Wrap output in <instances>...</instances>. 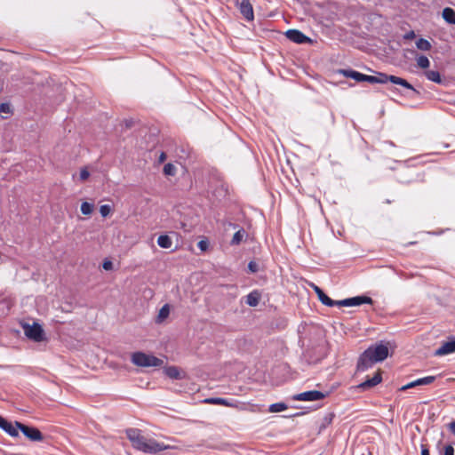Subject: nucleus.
I'll list each match as a JSON object with an SVG mask.
<instances>
[{
	"label": "nucleus",
	"instance_id": "obj_27",
	"mask_svg": "<svg viewBox=\"0 0 455 455\" xmlns=\"http://www.w3.org/2000/svg\"><path fill=\"white\" fill-rule=\"evenodd\" d=\"M287 409V405L284 403H275L269 406L268 411L270 412H281Z\"/></svg>",
	"mask_w": 455,
	"mask_h": 455
},
{
	"label": "nucleus",
	"instance_id": "obj_17",
	"mask_svg": "<svg viewBox=\"0 0 455 455\" xmlns=\"http://www.w3.org/2000/svg\"><path fill=\"white\" fill-rule=\"evenodd\" d=\"M260 299L261 292L259 290H253L245 297V303L250 307H257Z\"/></svg>",
	"mask_w": 455,
	"mask_h": 455
},
{
	"label": "nucleus",
	"instance_id": "obj_30",
	"mask_svg": "<svg viewBox=\"0 0 455 455\" xmlns=\"http://www.w3.org/2000/svg\"><path fill=\"white\" fill-rule=\"evenodd\" d=\"M333 418H334V414L333 413H327L322 419V423L320 425V430L325 428L326 427H328L330 424H331L332 420H333Z\"/></svg>",
	"mask_w": 455,
	"mask_h": 455
},
{
	"label": "nucleus",
	"instance_id": "obj_22",
	"mask_svg": "<svg viewBox=\"0 0 455 455\" xmlns=\"http://www.w3.org/2000/svg\"><path fill=\"white\" fill-rule=\"evenodd\" d=\"M204 403H209V404L225 405L228 407L234 406V404L231 402H229L228 400H227L225 398H220V397L207 398L204 400Z\"/></svg>",
	"mask_w": 455,
	"mask_h": 455
},
{
	"label": "nucleus",
	"instance_id": "obj_9",
	"mask_svg": "<svg viewBox=\"0 0 455 455\" xmlns=\"http://www.w3.org/2000/svg\"><path fill=\"white\" fill-rule=\"evenodd\" d=\"M286 37L296 44L312 43V40L298 29H289L285 32Z\"/></svg>",
	"mask_w": 455,
	"mask_h": 455
},
{
	"label": "nucleus",
	"instance_id": "obj_13",
	"mask_svg": "<svg viewBox=\"0 0 455 455\" xmlns=\"http://www.w3.org/2000/svg\"><path fill=\"white\" fill-rule=\"evenodd\" d=\"M435 379V376H427V377H424V378H421V379H418L414 381H411L404 386H403L401 387V390H407L409 388H412V387H418V386H421V385H429L431 383H433Z\"/></svg>",
	"mask_w": 455,
	"mask_h": 455
},
{
	"label": "nucleus",
	"instance_id": "obj_8",
	"mask_svg": "<svg viewBox=\"0 0 455 455\" xmlns=\"http://www.w3.org/2000/svg\"><path fill=\"white\" fill-rule=\"evenodd\" d=\"M239 11L244 19L248 21L254 20L253 8L249 0H236Z\"/></svg>",
	"mask_w": 455,
	"mask_h": 455
},
{
	"label": "nucleus",
	"instance_id": "obj_42",
	"mask_svg": "<svg viewBox=\"0 0 455 455\" xmlns=\"http://www.w3.org/2000/svg\"><path fill=\"white\" fill-rule=\"evenodd\" d=\"M166 160V154L164 152H162L159 156L158 162L163 163Z\"/></svg>",
	"mask_w": 455,
	"mask_h": 455
},
{
	"label": "nucleus",
	"instance_id": "obj_5",
	"mask_svg": "<svg viewBox=\"0 0 455 455\" xmlns=\"http://www.w3.org/2000/svg\"><path fill=\"white\" fill-rule=\"evenodd\" d=\"M17 427L23 433V435L29 440L34 442L43 441L44 435L36 427H28L20 422L15 421Z\"/></svg>",
	"mask_w": 455,
	"mask_h": 455
},
{
	"label": "nucleus",
	"instance_id": "obj_39",
	"mask_svg": "<svg viewBox=\"0 0 455 455\" xmlns=\"http://www.w3.org/2000/svg\"><path fill=\"white\" fill-rule=\"evenodd\" d=\"M89 175H90L89 172L86 169H83L80 172V180H85L88 179Z\"/></svg>",
	"mask_w": 455,
	"mask_h": 455
},
{
	"label": "nucleus",
	"instance_id": "obj_18",
	"mask_svg": "<svg viewBox=\"0 0 455 455\" xmlns=\"http://www.w3.org/2000/svg\"><path fill=\"white\" fill-rule=\"evenodd\" d=\"M339 72L342 74L345 77L352 78L356 82H363L364 74H362L358 71L353 69H340Z\"/></svg>",
	"mask_w": 455,
	"mask_h": 455
},
{
	"label": "nucleus",
	"instance_id": "obj_11",
	"mask_svg": "<svg viewBox=\"0 0 455 455\" xmlns=\"http://www.w3.org/2000/svg\"><path fill=\"white\" fill-rule=\"evenodd\" d=\"M382 380L381 373L376 372L372 378H369L365 381L360 383L357 387L361 390H367L380 383Z\"/></svg>",
	"mask_w": 455,
	"mask_h": 455
},
{
	"label": "nucleus",
	"instance_id": "obj_4",
	"mask_svg": "<svg viewBox=\"0 0 455 455\" xmlns=\"http://www.w3.org/2000/svg\"><path fill=\"white\" fill-rule=\"evenodd\" d=\"M23 330L25 335L36 342H40L44 339V332L42 326L34 323L33 324L25 323L23 324Z\"/></svg>",
	"mask_w": 455,
	"mask_h": 455
},
{
	"label": "nucleus",
	"instance_id": "obj_29",
	"mask_svg": "<svg viewBox=\"0 0 455 455\" xmlns=\"http://www.w3.org/2000/svg\"><path fill=\"white\" fill-rule=\"evenodd\" d=\"M417 65L420 68H427L430 65V61L428 60V58L427 56H424V55H420L419 57L417 58Z\"/></svg>",
	"mask_w": 455,
	"mask_h": 455
},
{
	"label": "nucleus",
	"instance_id": "obj_36",
	"mask_svg": "<svg viewBox=\"0 0 455 455\" xmlns=\"http://www.w3.org/2000/svg\"><path fill=\"white\" fill-rule=\"evenodd\" d=\"M197 246L201 251H206L209 246V243L207 240H201L197 243Z\"/></svg>",
	"mask_w": 455,
	"mask_h": 455
},
{
	"label": "nucleus",
	"instance_id": "obj_20",
	"mask_svg": "<svg viewBox=\"0 0 455 455\" xmlns=\"http://www.w3.org/2000/svg\"><path fill=\"white\" fill-rule=\"evenodd\" d=\"M247 236V234L243 228H239L233 235L230 244L231 245H238L242 243L243 238Z\"/></svg>",
	"mask_w": 455,
	"mask_h": 455
},
{
	"label": "nucleus",
	"instance_id": "obj_12",
	"mask_svg": "<svg viewBox=\"0 0 455 455\" xmlns=\"http://www.w3.org/2000/svg\"><path fill=\"white\" fill-rule=\"evenodd\" d=\"M314 291L317 294L318 299L327 307L337 306L338 300L331 299L329 296H327L323 291L318 286L312 284Z\"/></svg>",
	"mask_w": 455,
	"mask_h": 455
},
{
	"label": "nucleus",
	"instance_id": "obj_3",
	"mask_svg": "<svg viewBox=\"0 0 455 455\" xmlns=\"http://www.w3.org/2000/svg\"><path fill=\"white\" fill-rule=\"evenodd\" d=\"M131 360L134 365L139 367H159L164 363L162 359L143 352L133 353Z\"/></svg>",
	"mask_w": 455,
	"mask_h": 455
},
{
	"label": "nucleus",
	"instance_id": "obj_34",
	"mask_svg": "<svg viewBox=\"0 0 455 455\" xmlns=\"http://www.w3.org/2000/svg\"><path fill=\"white\" fill-rule=\"evenodd\" d=\"M440 455H454V448L451 444L444 446L443 451H440Z\"/></svg>",
	"mask_w": 455,
	"mask_h": 455
},
{
	"label": "nucleus",
	"instance_id": "obj_26",
	"mask_svg": "<svg viewBox=\"0 0 455 455\" xmlns=\"http://www.w3.org/2000/svg\"><path fill=\"white\" fill-rule=\"evenodd\" d=\"M416 46L421 51H429L432 47L430 42L424 38H419L416 42Z\"/></svg>",
	"mask_w": 455,
	"mask_h": 455
},
{
	"label": "nucleus",
	"instance_id": "obj_19",
	"mask_svg": "<svg viewBox=\"0 0 455 455\" xmlns=\"http://www.w3.org/2000/svg\"><path fill=\"white\" fill-rule=\"evenodd\" d=\"M443 19L448 23L455 25V11L451 7H445L442 13Z\"/></svg>",
	"mask_w": 455,
	"mask_h": 455
},
{
	"label": "nucleus",
	"instance_id": "obj_32",
	"mask_svg": "<svg viewBox=\"0 0 455 455\" xmlns=\"http://www.w3.org/2000/svg\"><path fill=\"white\" fill-rule=\"evenodd\" d=\"M12 113V108L9 103H1L0 104V114H11Z\"/></svg>",
	"mask_w": 455,
	"mask_h": 455
},
{
	"label": "nucleus",
	"instance_id": "obj_23",
	"mask_svg": "<svg viewBox=\"0 0 455 455\" xmlns=\"http://www.w3.org/2000/svg\"><path fill=\"white\" fill-rule=\"evenodd\" d=\"M157 244L161 248L169 249L172 245V241L167 235H162L157 238Z\"/></svg>",
	"mask_w": 455,
	"mask_h": 455
},
{
	"label": "nucleus",
	"instance_id": "obj_24",
	"mask_svg": "<svg viewBox=\"0 0 455 455\" xmlns=\"http://www.w3.org/2000/svg\"><path fill=\"white\" fill-rule=\"evenodd\" d=\"M426 76L428 80L435 82L436 84L442 83V78L440 73L435 70H428L426 72Z\"/></svg>",
	"mask_w": 455,
	"mask_h": 455
},
{
	"label": "nucleus",
	"instance_id": "obj_40",
	"mask_svg": "<svg viewBox=\"0 0 455 455\" xmlns=\"http://www.w3.org/2000/svg\"><path fill=\"white\" fill-rule=\"evenodd\" d=\"M421 455H429V450L426 445H421Z\"/></svg>",
	"mask_w": 455,
	"mask_h": 455
},
{
	"label": "nucleus",
	"instance_id": "obj_41",
	"mask_svg": "<svg viewBox=\"0 0 455 455\" xmlns=\"http://www.w3.org/2000/svg\"><path fill=\"white\" fill-rule=\"evenodd\" d=\"M448 427H449V429L451 431V433L455 435V420H453L452 422H451V423L448 425Z\"/></svg>",
	"mask_w": 455,
	"mask_h": 455
},
{
	"label": "nucleus",
	"instance_id": "obj_7",
	"mask_svg": "<svg viewBox=\"0 0 455 455\" xmlns=\"http://www.w3.org/2000/svg\"><path fill=\"white\" fill-rule=\"evenodd\" d=\"M326 397V394L318 390H309L292 396L294 401H318Z\"/></svg>",
	"mask_w": 455,
	"mask_h": 455
},
{
	"label": "nucleus",
	"instance_id": "obj_6",
	"mask_svg": "<svg viewBox=\"0 0 455 455\" xmlns=\"http://www.w3.org/2000/svg\"><path fill=\"white\" fill-rule=\"evenodd\" d=\"M373 300L368 296H356L353 298H347L345 299L338 300V307H357L362 304H372Z\"/></svg>",
	"mask_w": 455,
	"mask_h": 455
},
{
	"label": "nucleus",
	"instance_id": "obj_35",
	"mask_svg": "<svg viewBox=\"0 0 455 455\" xmlns=\"http://www.w3.org/2000/svg\"><path fill=\"white\" fill-rule=\"evenodd\" d=\"M248 269L251 273H256L259 271V265L255 261H250L248 264Z\"/></svg>",
	"mask_w": 455,
	"mask_h": 455
},
{
	"label": "nucleus",
	"instance_id": "obj_31",
	"mask_svg": "<svg viewBox=\"0 0 455 455\" xmlns=\"http://www.w3.org/2000/svg\"><path fill=\"white\" fill-rule=\"evenodd\" d=\"M163 171L166 176H173L176 173V167L172 164L168 163L164 166Z\"/></svg>",
	"mask_w": 455,
	"mask_h": 455
},
{
	"label": "nucleus",
	"instance_id": "obj_37",
	"mask_svg": "<svg viewBox=\"0 0 455 455\" xmlns=\"http://www.w3.org/2000/svg\"><path fill=\"white\" fill-rule=\"evenodd\" d=\"M102 267L105 269V270H112L113 269V263L112 261L108 260V259H106L104 260L103 264H102Z\"/></svg>",
	"mask_w": 455,
	"mask_h": 455
},
{
	"label": "nucleus",
	"instance_id": "obj_21",
	"mask_svg": "<svg viewBox=\"0 0 455 455\" xmlns=\"http://www.w3.org/2000/svg\"><path fill=\"white\" fill-rule=\"evenodd\" d=\"M170 315V306L169 304H164L159 310L158 315L156 316V322L157 323H163Z\"/></svg>",
	"mask_w": 455,
	"mask_h": 455
},
{
	"label": "nucleus",
	"instance_id": "obj_1",
	"mask_svg": "<svg viewBox=\"0 0 455 455\" xmlns=\"http://www.w3.org/2000/svg\"><path fill=\"white\" fill-rule=\"evenodd\" d=\"M127 438L134 449L148 454H157L170 447L156 439L142 435L138 428H128L125 431Z\"/></svg>",
	"mask_w": 455,
	"mask_h": 455
},
{
	"label": "nucleus",
	"instance_id": "obj_28",
	"mask_svg": "<svg viewBox=\"0 0 455 455\" xmlns=\"http://www.w3.org/2000/svg\"><path fill=\"white\" fill-rule=\"evenodd\" d=\"M93 210H94V204H91V203H88V202H84L81 204V212L84 215H90V214H92Z\"/></svg>",
	"mask_w": 455,
	"mask_h": 455
},
{
	"label": "nucleus",
	"instance_id": "obj_15",
	"mask_svg": "<svg viewBox=\"0 0 455 455\" xmlns=\"http://www.w3.org/2000/svg\"><path fill=\"white\" fill-rule=\"evenodd\" d=\"M388 82H391L392 84H398L403 86L405 89H408L411 91L414 94H419V92L405 79L395 76L393 75H388Z\"/></svg>",
	"mask_w": 455,
	"mask_h": 455
},
{
	"label": "nucleus",
	"instance_id": "obj_2",
	"mask_svg": "<svg viewBox=\"0 0 455 455\" xmlns=\"http://www.w3.org/2000/svg\"><path fill=\"white\" fill-rule=\"evenodd\" d=\"M388 356L387 345L380 341L369 347L359 357L357 362V370L364 371L375 363L382 362Z\"/></svg>",
	"mask_w": 455,
	"mask_h": 455
},
{
	"label": "nucleus",
	"instance_id": "obj_16",
	"mask_svg": "<svg viewBox=\"0 0 455 455\" xmlns=\"http://www.w3.org/2000/svg\"><path fill=\"white\" fill-rule=\"evenodd\" d=\"M0 428L5 431L8 435L12 437L19 436V431L17 426H13L11 422H8L3 417L0 418Z\"/></svg>",
	"mask_w": 455,
	"mask_h": 455
},
{
	"label": "nucleus",
	"instance_id": "obj_25",
	"mask_svg": "<svg viewBox=\"0 0 455 455\" xmlns=\"http://www.w3.org/2000/svg\"><path fill=\"white\" fill-rule=\"evenodd\" d=\"M165 373L168 377L173 379H180V372L175 366H170L165 369Z\"/></svg>",
	"mask_w": 455,
	"mask_h": 455
},
{
	"label": "nucleus",
	"instance_id": "obj_38",
	"mask_svg": "<svg viewBox=\"0 0 455 455\" xmlns=\"http://www.w3.org/2000/svg\"><path fill=\"white\" fill-rule=\"evenodd\" d=\"M416 36L415 35V32L413 30H411L409 32H407L406 34L403 35V38L405 40H411V39H414Z\"/></svg>",
	"mask_w": 455,
	"mask_h": 455
},
{
	"label": "nucleus",
	"instance_id": "obj_14",
	"mask_svg": "<svg viewBox=\"0 0 455 455\" xmlns=\"http://www.w3.org/2000/svg\"><path fill=\"white\" fill-rule=\"evenodd\" d=\"M363 82L370 84H387L388 82V75L379 72L377 76L363 75Z\"/></svg>",
	"mask_w": 455,
	"mask_h": 455
},
{
	"label": "nucleus",
	"instance_id": "obj_10",
	"mask_svg": "<svg viewBox=\"0 0 455 455\" xmlns=\"http://www.w3.org/2000/svg\"><path fill=\"white\" fill-rule=\"evenodd\" d=\"M452 353H455V339L444 342L435 351L434 355L435 356H443Z\"/></svg>",
	"mask_w": 455,
	"mask_h": 455
},
{
	"label": "nucleus",
	"instance_id": "obj_33",
	"mask_svg": "<svg viewBox=\"0 0 455 455\" xmlns=\"http://www.w3.org/2000/svg\"><path fill=\"white\" fill-rule=\"evenodd\" d=\"M111 212V207L108 204H103L100 207V212L102 217H107Z\"/></svg>",
	"mask_w": 455,
	"mask_h": 455
}]
</instances>
